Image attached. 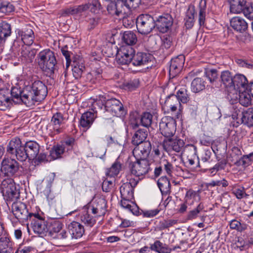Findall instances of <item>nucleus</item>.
I'll list each match as a JSON object with an SVG mask.
<instances>
[{"label":"nucleus","mask_w":253,"mask_h":253,"mask_svg":"<svg viewBox=\"0 0 253 253\" xmlns=\"http://www.w3.org/2000/svg\"><path fill=\"white\" fill-rule=\"evenodd\" d=\"M96 114L91 112H86L83 113L80 121V126L85 129H88L92 124Z\"/></svg>","instance_id":"a878e982"},{"label":"nucleus","mask_w":253,"mask_h":253,"mask_svg":"<svg viewBox=\"0 0 253 253\" xmlns=\"http://www.w3.org/2000/svg\"><path fill=\"white\" fill-rule=\"evenodd\" d=\"M200 199L198 191L196 192L193 190H189L186 192L185 201L186 203L191 205L194 200H200Z\"/></svg>","instance_id":"de8ad7c7"},{"label":"nucleus","mask_w":253,"mask_h":253,"mask_svg":"<svg viewBox=\"0 0 253 253\" xmlns=\"http://www.w3.org/2000/svg\"><path fill=\"white\" fill-rule=\"evenodd\" d=\"M251 94L246 92L240 93L239 94L236 93V98L237 99L239 96L240 103L244 106H248L251 104Z\"/></svg>","instance_id":"49530a36"},{"label":"nucleus","mask_w":253,"mask_h":253,"mask_svg":"<svg viewBox=\"0 0 253 253\" xmlns=\"http://www.w3.org/2000/svg\"><path fill=\"white\" fill-rule=\"evenodd\" d=\"M107 209V202L106 200L102 197L96 198L93 201L91 206V212L99 217L104 215Z\"/></svg>","instance_id":"2eb2a0df"},{"label":"nucleus","mask_w":253,"mask_h":253,"mask_svg":"<svg viewBox=\"0 0 253 253\" xmlns=\"http://www.w3.org/2000/svg\"><path fill=\"white\" fill-rule=\"evenodd\" d=\"M120 191L123 199L132 200L133 198L134 189L127 183H123L121 185Z\"/></svg>","instance_id":"473e14b6"},{"label":"nucleus","mask_w":253,"mask_h":253,"mask_svg":"<svg viewBox=\"0 0 253 253\" xmlns=\"http://www.w3.org/2000/svg\"><path fill=\"white\" fill-rule=\"evenodd\" d=\"M184 152L187 154V159L190 166L195 163V160L197 158L196 156L197 148L193 145H187L184 148Z\"/></svg>","instance_id":"58836bf2"},{"label":"nucleus","mask_w":253,"mask_h":253,"mask_svg":"<svg viewBox=\"0 0 253 253\" xmlns=\"http://www.w3.org/2000/svg\"><path fill=\"white\" fill-rule=\"evenodd\" d=\"M65 152V149L61 145H58L54 146L52 150L50 151V155L55 160L61 157V155Z\"/></svg>","instance_id":"4d7b16f0"},{"label":"nucleus","mask_w":253,"mask_h":253,"mask_svg":"<svg viewBox=\"0 0 253 253\" xmlns=\"http://www.w3.org/2000/svg\"><path fill=\"white\" fill-rule=\"evenodd\" d=\"M163 169L166 173L170 176H172V173L174 170V167L172 165L166 160L162 162Z\"/></svg>","instance_id":"052dcab7"},{"label":"nucleus","mask_w":253,"mask_h":253,"mask_svg":"<svg viewBox=\"0 0 253 253\" xmlns=\"http://www.w3.org/2000/svg\"><path fill=\"white\" fill-rule=\"evenodd\" d=\"M185 57L183 55H179L171 59L169 65V75L174 77L176 76L182 69L184 63Z\"/></svg>","instance_id":"dca6fc26"},{"label":"nucleus","mask_w":253,"mask_h":253,"mask_svg":"<svg viewBox=\"0 0 253 253\" xmlns=\"http://www.w3.org/2000/svg\"><path fill=\"white\" fill-rule=\"evenodd\" d=\"M63 224L58 219H52L48 221V229L49 234L52 236H56L62 229Z\"/></svg>","instance_id":"c756f323"},{"label":"nucleus","mask_w":253,"mask_h":253,"mask_svg":"<svg viewBox=\"0 0 253 253\" xmlns=\"http://www.w3.org/2000/svg\"><path fill=\"white\" fill-rule=\"evenodd\" d=\"M175 95L182 103H187L190 100L189 93L185 87L180 88Z\"/></svg>","instance_id":"c03bdc74"},{"label":"nucleus","mask_w":253,"mask_h":253,"mask_svg":"<svg viewBox=\"0 0 253 253\" xmlns=\"http://www.w3.org/2000/svg\"><path fill=\"white\" fill-rule=\"evenodd\" d=\"M114 181L112 180L105 179L102 184V188L104 192H110L114 185Z\"/></svg>","instance_id":"0e129e2a"},{"label":"nucleus","mask_w":253,"mask_h":253,"mask_svg":"<svg viewBox=\"0 0 253 253\" xmlns=\"http://www.w3.org/2000/svg\"><path fill=\"white\" fill-rule=\"evenodd\" d=\"M71 65L74 77L77 79L81 78L85 69L83 59L80 56L74 57Z\"/></svg>","instance_id":"a211bd4d"},{"label":"nucleus","mask_w":253,"mask_h":253,"mask_svg":"<svg viewBox=\"0 0 253 253\" xmlns=\"http://www.w3.org/2000/svg\"><path fill=\"white\" fill-rule=\"evenodd\" d=\"M40 146L35 141H29L23 144L17 137L12 138L6 147V153L8 155L16 157L20 162L25 161L27 159L34 160L39 153Z\"/></svg>","instance_id":"f03ea898"},{"label":"nucleus","mask_w":253,"mask_h":253,"mask_svg":"<svg viewBox=\"0 0 253 253\" xmlns=\"http://www.w3.org/2000/svg\"><path fill=\"white\" fill-rule=\"evenodd\" d=\"M233 193L238 199H241L243 198H247L249 195L247 194L245 191L244 187L235 189Z\"/></svg>","instance_id":"69168bd1"},{"label":"nucleus","mask_w":253,"mask_h":253,"mask_svg":"<svg viewBox=\"0 0 253 253\" xmlns=\"http://www.w3.org/2000/svg\"><path fill=\"white\" fill-rule=\"evenodd\" d=\"M11 209L13 215L21 223L26 222L34 216V213L29 212L26 205L20 201H14Z\"/></svg>","instance_id":"423d86ee"},{"label":"nucleus","mask_w":253,"mask_h":253,"mask_svg":"<svg viewBox=\"0 0 253 253\" xmlns=\"http://www.w3.org/2000/svg\"><path fill=\"white\" fill-rule=\"evenodd\" d=\"M138 32L142 35H147L156 27L155 20L149 14H141L136 19Z\"/></svg>","instance_id":"39448f33"},{"label":"nucleus","mask_w":253,"mask_h":253,"mask_svg":"<svg viewBox=\"0 0 253 253\" xmlns=\"http://www.w3.org/2000/svg\"><path fill=\"white\" fill-rule=\"evenodd\" d=\"M123 42L126 46H130L135 44L137 41L136 35L132 31H126L124 33L122 38Z\"/></svg>","instance_id":"ea45409f"},{"label":"nucleus","mask_w":253,"mask_h":253,"mask_svg":"<svg viewBox=\"0 0 253 253\" xmlns=\"http://www.w3.org/2000/svg\"><path fill=\"white\" fill-rule=\"evenodd\" d=\"M165 106L168 108V111L171 113H176V117L178 118L180 115V112L182 109L181 102L175 94H171L167 97L165 102Z\"/></svg>","instance_id":"4468645a"},{"label":"nucleus","mask_w":253,"mask_h":253,"mask_svg":"<svg viewBox=\"0 0 253 253\" xmlns=\"http://www.w3.org/2000/svg\"><path fill=\"white\" fill-rule=\"evenodd\" d=\"M123 3L118 0L111 2L107 6V11L111 15L118 16L126 13L123 7Z\"/></svg>","instance_id":"b1692460"},{"label":"nucleus","mask_w":253,"mask_h":253,"mask_svg":"<svg viewBox=\"0 0 253 253\" xmlns=\"http://www.w3.org/2000/svg\"><path fill=\"white\" fill-rule=\"evenodd\" d=\"M85 5H87L86 10H89L92 13H95L96 10L99 8L100 3L96 0H93L91 3H85Z\"/></svg>","instance_id":"338daca9"},{"label":"nucleus","mask_w":253,"mask_h":253,"mask_svg":"<svg viewBox=\"0 0 253 253\" xmlns=\"http://www.w3.org/2000/svg\"><path fill=\"white\" fill-rule=\"evenodd\" d=\"M14 177H7L4 179L1 182L0 188L2 194H7V190L10 188L11 186H14L15 184Z\"/></svg>","instance_id":"a18cd8bd"},{"label":"nucleus","mask_w":253,"mask_h":253,"mask_svg":"<svg viewBox=\"0 0 253 253\" xmlns=\"http://www.w3.org/2000/svg\"><path fill=\"white\" fill-rule=\"evenodd\" d=\"M237 64L242 67H245L248 69L253 68V64L248 60H244L242 59H236L235 60Z\"/></svg>","instance_id":"774afa93"},{"label":"nucleus","mask_w":253,"mask_h":253,"mask_svg":"<svg viewBox=\"0 0 253 253\" xmlns=\"http://www.w3.org/2000/svg\"><path fill=\"white\" fill-rule=\"evenodd\" d=\"M13 243L6 234L0 238V253H13Z\"/></svg>","instance_id":"393cba45"},{"label":"nucleus","mask_w":253,"mask_h":253,"mask_svg":"<svg viewBox=\"0 0 253 253\" xmlns=\"http://www.w3.org/2000/svg\"><path fill=\"white\" fill-rule=\"evenodd\" d=\"M230 12L240 13L247 4L246 0H229Z\"/></svg>","instance_id":"2f4dec72"},{"label":"nucleus","mask_w":253,"mask_h":253,"mask_svg":"<svg viewBox=\"0 0 253 253\" xmlns=\"http://www.w3.org/2000/svg\"><path fill=\"white\" fill-rule=\"evenodd\" d=\"M233 77L231 73L228 70L223 71L220 74L221 83L225 87L232 88L233 87Z\"/></svg>","instance_id":"4c0bfd02"},{"label":"nucleus","mask_w":253,"mask_h":253,"mask_svg":"<svg viewBox=\"0 0 253 253\" xmlns=\"http://www.w3.org/2000/svg\"><path fill=\"white\" fill-rule=\"evenodd\" d=\"M196 13L194 5H190L186 11L184 18L185 26L187 29H191L195 23V15Z\"/></svg>","instance_id":"bb28decb"},{"label":"nucleus","mask_w":253,"mask_h":253,"mask_svg":"<svg viewBox=\"0 0 253 253\" xmlns=\"http://www.w3.org/2000/svg\"><path fill=\"white\" fill-rule=\"evenodd\" d=\"M230 227L232 229H235L239 232H242L247 228V225L244 223H241L239 221L233 219L230 222Z\"/></svg>","instance_id":"864d4df0"},{"label":"nucleus","mask_w":253,"mask_h":253,"mask_svg":"<svg viewBox=\"0 0 253 253\" xmlns=\"http://www.w3.org/2000/svg\"><path fill=\"white\" fill-rule=\"evenodd\" d=\"M250 160L248 159L247 156H243L238 161L235 163V165L237 167H242L246 168L250 165Z\"/></svg>","instance_id":"e2e57ef3"},{"label":"nucleus","mask_w":253,"mask_h":253,"mask_svg":"<svg viewBox=\"0 0 253 253\" xmlns=\"http://www.w3.org/2000/svg\"><path fill=\"white\" fill-rule=\"evenodd\" d=\"M11 26L6 22L0 23V42H4L11 34Z\"/></svg>","instance_id":"a19ab883"},{"label":"nucleus","mask_w":253,"mask_h":253,"mask_svg":"<svg viewBox=\"0 0 253 253\" xmlns=\"http://www.w3.org/2000/svg\"><path fill=\"white\" fill-rule=\"evenodd\" d=\"M147 136V131L145 129H139L134 134L132 138V143L133 145H138L144 142Z\"/></svg>","instance_id":"f704fd0d"},{"label":"nucleus","mask_w":253,"mask_h":253,"mask_svg":"<svg viewBox=\"0 0 253 253\" xmlns=\"http://www.w3.org/2000/svg\"><path fill=\"white\" fill-rule=\"evenodd\" d=\"M134 53V49L130 46H121L116 54L117 62L121 65L132 63Z\"/></svg>","instance_id":"6e6552de"},{"label":"nucleus","mask_w":253,"mask_h":253,"mask_svg":"<svg viewBox=\"0 0 253 253\" xmlns=\"http://www.w3.org/2000/svg\"><path fill=\"white\" fill-rule=\"evenodd\" d=\"M75 139L73 137H69L64 140L62 142L61 146L65 149V151L68 152L73 149L75 144Z\"/></svg>","instance_id":"13d9d810"},{"label":"nucleus","mask_w":253,"mask_h":253,"mask_svg":"<svg viewBox=\"0 0 253 253\" xmlns=\"http://www.w3.org/2000/svg\"><path fill=\"white\" fill-rule=\"evenodd\" d=\"M184 144L183 140L180 139H169L168 141H164L163 146L167 152L172 149L176 152H180L182 151Z\"/></svg>","instance_id":"f3484780"},{"label":"nucleus","mask_w":253,"mask_h":253,"mask_svg":"<svg viewBox=\"0 0 253 253\" xmlns=\"http://www.w3.org/2000/svg\"><path fill=\"white\" fill-rule=\"evenodd\" d=\"M18 36L20 37L23 43L27 45H31L34 42V35L33 30L30 27H26L22 30H18Z\"/></svg>","instance_id":"412c9836"},{"label":"nucleus","mask_w":253,"mask_h":253,"mask_svg":"<svg viewBox=\"0 0 253 253\" xmlns=\"http://www.w3.org/2000/svg\"><path fill=\"white\" fill-rule=\"evenodd\" d=\"M135 145L136 146L134 148L132 153L136 159L147 160L152 149L151 142L146 141Z\"/></svg>","instance_id":"f8f14e48"},{"label":"nucleus","mask_w":253,"mask_h":253,"mask_svg":"<svg viewBox=\"0 0 253 253\" xmlns=\"http://www.w3.org/2000/svg\"><path fill=\"white\" fill-rule=\"evenodd\" d=\"M87 7V5H85V4L71 7L66 9L63 12V14L74 15L80 14L86 11Z\"/></svg>","instance_id":"37998d69"},{"label":"nucleus","mask_w":253,"mask_h":253,"mask_svg":"<svg viewBox=\"0 0 253 253\" xmlns=\"http://www.w3.org/2000/svg\"><path fill=\"white\" fill-rule=\"evenodd\" d=\"M88 206H85L83 208L80 214V218L81 221L85 225L91 227L95 224L96 222L95 218L97 216L96 215L91 216L88 212Z\"/></svg>","instance_id":"5701e85b"},{"label":"nucleus","mask_w":253,"mask_h":253,"mask_svg":"<svg viewBox=\"0 0 253 253\" xmlns=\"http://www.w3.org/2000/svg\"><path fill=\"white\" fill-rule=\"evenodd\" d=\"M14 11V6L12 4L8 2H1L0 4V12L8 14Z\"/></svg>","instance_id":"6e6d98bb"},{"label":"nucleus","mask_w":253,"mask_h":253,"mask_svg":"<svg viewBox=\"0 0 253 253\" xmlns=\"http://www.w3.org/2000/svg\"><path fill=\"white\" fill-rule=\"evenodd\" d=\"M129 168L131 174L136 177H142L150 169L148 161L144 159L136 160L135 162L130 163Z\"/></svg>","instance_id":"1a4fd4ad"},{"label":"nucleus","mask_w":253,"mask_h":253,"mask_svg":"<svg viewBox=\"0 0 253 253\" xmlns=\"http://www.w3.org/2000/svg\"><path fill=\"white\" fill-rule=\"evenodd\" d=\"M152 118L153 116L150 113H144L140 117L141 125L146 127H149L152 123Z\"/></svg>","instance_id":"3c124183"},{"label":"nucleus","mask_w":253,"mask_h":253,"mask_svg":"<svg viewBox=\"0 0 253 253\" xmlns=\"http://www.w3.org/2000/svg\"><path fill=\"white\" fill-rule=\"evenodd\" d=\"M204 209V205L202 203H200L197 207L193 210L190 211L187 215V219L188 220H193L197 218L198 214L203 211Z\"/></svg>","instance_id":"8fccbe9b"},{"label":"nucleus","mask_w":253,"mask_h":253,"mask_svg":"<svg viewBox=\"0 0 253 253\" xmlns=\"http://www.w3.org/2000/svg\"><path fill=\"white\" fill-rule=\"evenodd\" d=\"M159 127L160 132L163 136L167 138L170 137L175 133L176 121L172 117H164L161 119Z\"/></svg>","instance_id":"0eeeda50"},{"label":"nucleus","mask_w":253,"mask_h":253,"mask_svg":"<svg viewBox=\"0 0 253 253\" xmlns=\"http://www.w3.org/2000/svg\"><path fill=\"white\" fill-rule=\"evenodd\" d=\"M47 94V87L40 81H35L23 89L17 87H12L10 96L8 90L1 89H0V110L8 109L13 103L23 104L27 107H32L36 102L44 100Z\"/></svg>","instance_id":"f257e3e1"},{"label":"nucleus","mask_w":253,"mask_h":253,"mask_svg":"<svg viewBox=\"0 0 253 253\" xmlns=\"http://www.w3.org/2000/svg\"><path fill=\"white\" fill-rule=\"evenodd\" d=\"M63 121L64 118L61 113H56L53 115L51 122L54 126L53 129L56 133L58 134L61 132L60 126Z\"/></svg>","instance_id":"72a5a7b5"},{"label":"nucleus","mask_w":253,"mask_h":253,"mask_svg":"<svg viewBox=\"0 0 253 253\" xmlns=\"http://www.w3.org/2000/svg\"><path fill=\"white\" fill-rule=\"evenodd\" d=\"M157 184L162 195H167L170 193V183L167 176L161 177L157 181Z\"/></svg>","instance_id":"7c9ffc66"},{"label":"nucleus","mask_w":253,"mask_h":253,"mask_svg":"<svg viewBox=\"0 0 253 253\" xmlns=\"http://www.w3.org/2000/svg\"><path fill=\"white\" fill-rule=\"evenodd\" d=\"M231 26L236 31L239 32H243L248 28V24L242 18L235 17L230 20Z\"/></svg>","instance_id":"cd10ccee"},{"label":"nucleus","mask_w":253,"mask_h":253,"mask_svg":"<svg viewBox=\"0 0 253 253\" xmlns=\"http://www.w3.org/2000/svg\"><path fill=\"white\" fill-rule=\"evenodd\" d=\"M205 81L201 78H195L191 83V90L193 92L197 93L205 89Z\"/></svg>","instance_id":"79ce46f5"},{"label":"nucleus","mask_w":253,"mask_h":253,"mask_svg":"<svg viewBox=\"0 0 253 253\" xmlns=\"http://www.w3.org/2000/svg\"><path fill=\"white\" fill-rule=\"evenodd\" d=\"M242 12L248 18L253 20V3H247Z\"/></svg>","instance_id":"bf43d9fd"},{"label":"nucleus","mask_w":253,"mask_h":253,"mask_svg":"<svg viewBox=\"0 0 253 253\" xmlns=\"http://www.w3.org/2000/svg\"><path fill=\"white\" fill-rule=\"evenodd\" d=\"M152 58V55L149 53L142 52L134 53L132 64L134 66H144L151 61Z\"/></svg>","instance_id":"6ab92c4d"},{"label":"nucleus","mask_w":253,"mask_h":253,"mask_svg":"<svg viewBox=\"0 0 253 253\" xmlns=\"http://www.w3.org/2000/svg\"><path fill=\"white\" fill-rule=\"evenodd\" d=\"M37 57L40 68L47 76H53L57 67L55 53L49 49H44L39 52Z\"/></svg>","instance_id":"7ed1b4c3"},{"label":"nucleus","mask_w":253,"mask_h":253,"mask_svg":"<svg viewBox=\"0 0 253 253\" xmlns=\"http://www.w3.org/2000/svg\"><path fill=\"white\" fill-rule=\"evenodd\" d=\"M177 223V220L174 219L164 220L160 222L159 228L161 230H164L172 226Z\"/></svg>","instance_id":"680f3d73"},{"label":"nucleus","mask_w":253,"mask_h":253,"mask_svg":"<svg viewBox=\"0 0 253 253\" xmlns=\"http://www.w3.org/2000/svg\"><path fill=\"white\" fill-rule=\"evenodd\" d=\"M242 123L249 127L253 126V108H249L247 110L242 112Z\"/></svg>","instance_id":"c9c22d12"},{"label":"nucleus","mask_w":253,"mask_h":253,"mask_svg":"<svg viewBox=\"0 0 253 253\" xmlns=\"http://www.w3.org/2000/svg\"><path fill=\"white\" fill-rule=\"evenodd\" d=\"M121 164L116 161L109 169H108L106 171V175L110 177H114L117 175L121 169Z\"/></svg>","instance_id":"09e8293b"},{"label":"nucleus","mask_w":253,"mask_h":253,"mask_svg":"<svg viewBox=\"0 0 253 253\" xmlns=\"http://www.w3.org/2000/svg\"><path fill=\"white\" fill-rule=\"evenodd\" d=\"M173 22V18L169 14H164L155 20L156 27L160 32L165 33L170 29Z\"/></svg>","instance_id":"ddd939ff"},{"label":"nucleus","mask_w":253,"mask_h":253,"mask_svg":"<svg viewBox=\"0 0 253 253\" xmlns=\"http://www.w3.org/2000/svg\"><path fill=\"white\" fill-rule=\"evenodd\" d=\"M139 84V81L137 79L129 81L123 84V88L126 90L132 91L137 88Z\"/></svg>","instance_id":"603ef678"},{"label":"nucleus","mask_w":253,"mask_h":253,"mask_svg":"<svg viewBox=\"0 0 253 253\" xmlns=\"http://www.w3.org/2000/svg\"><path fill=\"white\" fill-rule=\"evenodd\" d=\"M68 230L72 237L75 239L82 237L84 232L83 225L77 221H73L68 225Z\"/></svg>","instance_id":"4be33fe9"},{"label":"nucleus","mask_w":253,"mask_h":253,"mask_svg":"<svg viewBox=\"0 0 253 253\" xmlns=\"http://www.w3.org/2000/svg\"><path fill=\"white\" fill-rule=\"evenodd\" d=\"M2 196L8 205V202H14L19 198V189L17 188L16 184L14 186H11L10 188L7 190V194H2Z\"/></svg>","instance_id":"c85d7f7f"},{"label":"nucleus","mask_w":253,"mask_h":253,"mask_svg":"<svg viewBox=\"0 0 253 253\" xmlns=\"http://www.w3.org/2000/svg\"><path fill=\"white\" fill-rule=\"evenodd\" d=\"M4 158L1 163L0 171L7 177H16L19 175L20 164L15 158Z\"/></svg>","instance_id":"20e7f679"},{"label":"nucleus","mask_w":253,"mask_h":253,"mask_svg":"<svg viewBox=\"0 0 253 253\" xmlns=\"http://www.w3.org/2000/svg\"><path fill=\"white\" fill-rule=\"evenodd\" d=\"M34 216L30 220L33 224V230L39 235H44L48 231V221L44 220L38 213H34Z\"/></svg>","instance_id":"9b49d317"},{"label":"nucleus","mask_w":253,"mask_h":253,"mask_svg":"<svg viewBox=\"0 0 253 253\" xmlns=\"http://www.w3.org/2000/svg\"><path fill=\"white\" fill-rule=\"evenodd\" d=\"M233 87L232 88L234 89L235 92H237V90L243 89V91L246 90L248 88V81L247 78L242 74H236L233 77Z\"/></svg>","instance_id":"aec40b11"},{"label":"nucleus","mask_w":253,"mask_h":253,"mask_svg":"<svg viewBox=\"0 0 253 253\" xmlns=\"http://www.w3.org/2000/svg\"><path fill=\"white\" fill-rule=\"evenodd\" d=\"M105 111L111 113L112 115L121 117L126 114L124 106L122 103L115 98L108 99L104 103Z\"/></svg>","instance_id":"9d476101"},{"label":"nucleus","mask_w":253,"mask_h":253,"mask_svg":"<svg viewBox=\"0 0 253 253\" xmlns=\"http://www.w3.org/2000/svg\"><path fill=\"white\" fill-rule=\"evenodd\" d=\"M207 1L201 0L199 4L198 22L200 26L205 24L206 15Z\"/></svg>","instance_id":"e433bc0d"},{"label":"nucleus","mask_w":253,"mask_h":253,"mask_svg":"<svg viewBox=\"0 0 253 253\" xmlns=\"http://www.w3.org/2000/svg\"><path fill=\"white\" fill-rule=\"evenodd\" d=\"M140 123V117L137 114H131L129 118V124L132 129H136Z\"/></svg>","instance_id":"5fc2aeb1"}]
</instances>
